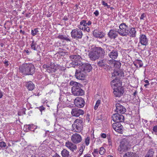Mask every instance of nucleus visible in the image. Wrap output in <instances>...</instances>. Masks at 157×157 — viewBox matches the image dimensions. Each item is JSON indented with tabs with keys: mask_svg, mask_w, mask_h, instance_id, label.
I'll use <instances>...</instances> for the list:
<instances>
[{
	"mask_svg": "<svg viewBox=\"0 0 157 157\" xmlns=\"http://www.w3.org/2000/svg\"><path fill=\"white\" fill-rule=\"evenodd\" d=\"M128 144V142L127 140L123 139L121 142L118 149L119 153L122 154L126 152L129 148Z\"/></svg>",
	"mask_w": 157,
	"mask_h": 157,
	"instance_id": "8",
	"label": "nucleus"
},
{
	"mask_svg": "<svg viewBox=\"0 0 157 157\" xmlns=\"http://www.w3.org/2000/svg\"><path fill=\"white\" fill-rule=\"evenodd\" d=\"M140 42L142 45L146 46L148 44V40L145 35L142 34L140 35Z\"/></svg>",
	"mask_w": 157,
	"mask_h": 157,
	"instance_id": "21",
	"label": "nucleus"
},
{
	"mask_svg": "<svg viewBox=\"0 0 157 157\" xmlns=\"http://www.w3.org/2000/svg\"><path fill=\"white\" fill-rule=\"evenodd\" d=\"M26 86L29 90H33L34 88V85L33 83L31 81L26 82Z\"/></svg>",
	"mask_w": 157,
	"mask_h": 157,
	"instance_id": "25",
	"label": "nucleus"
},
{
	"mask_svg": "<svg viewBox=\"0 0 157 157\" xmlns=\"http://www.w3.org/2000/svg\"><path fill=\"white\" fill-rule=\"evenodd\" d=\"M85 148V146L83 144H82L81 145L80 148L81 149L83 150H84Z\"/></svg>",
	"mask_w": 157,
	"mask_h": 157,
	"instance_id": "44",
	"label": "nucleus"
},
{
	"mask_svg": "<svg viewBox=\"0 0 157 157\" xmlns=\"http://www.w3.org/2000/svg\"><path fill=\"white\" fill-rule=\"evenodd\" d=\"M44 121H45V122H47L48 121L46 120V119H44Z\"/></svg>",
	"mask_w": 157,
	"mask_h": 157,
	"instance_id": "63",
	"label": "nucleus"
},
{
	"mask_svg": "<svg viewBox=\"0 0 157 157\" xmlns=\"http://www.w3.org/2000/svg\"><path fill=\"white\" fill-rule=\"evenodd\" d=\"M81 30L78 28L72 30L71 33V37L77 40L82 38L83 34Z\"/></svg>",
	"mask_w": 157,
	"mask_h": 157,
	"instance_id": "10",
	"label": "nucleus"
},
{
	"mask_svg": "<svg viewBox=\"0 0 157 157\" xmlns=\"http://www.w3.org/2000/svg\"><path fill=\"white\" fill-rule=\"evenodd\" d=\"M109 48H112L110 46H108V48L107 49V52L108 51V52H110V50L109 49Z\"/></svg>",
	"mask_w": 157,
	"mask_h": 157,
	"instance_id": "53",
	"label": "nucleus"
},
{
	"mask_svg": "<svg viewBox=\"0 0 157 157\" xmlns=\"http://www.w3.org/2000/svg\"><path fill=\"white\" fill-rule=\"evenodd\" d=\"M74 104L77 107L81 108L84 106L85 102L83 98L80 97H78L75 100Z\"/></svg>",
	"mask_w": 157,
	"mask_h": 157,
	"instance_id": "12",
	"label": "nucleus"
},
{
	"mask_svg": "<svg viewBox=\"0 0 157 157\" xmlns=\"http://www.w3.org/2000/svg\"><path fill=\"white\" fill-rule=\"evenodd\" d=\"M97 64L98 66L101 67H107L106 59H104L100 60L98 62Z\"/></svg>",
	"mask_w": 157,
	"mask_h": 157,
	"instance_id": "26",
	"label": "nucleus"
},
{
	"mask_svg": "<svg viewBox=\"0 0 157 157\" xmlns=\"http://www.w3.org/2000/svg\"><path fill=\"white\" fill-rule=\"evenodd\" d=\"M57 38L61 40H64L67 41H71L70 39L66 36L63 35H59L57 36Z\"/></svg>",
	"mask_w": 157,
	"mask_h": 157,
	"instance_id": "31",
	"label": "nucleus"
},
{
	"mask_svg": "<svg viewBox=\"0 0 157 157\" xmlns=\"http://www.w3.org/2000/svg\"><path fill=\"white\" fill-rule=\"evenodd\" d=\"M83 157H91V155L90 154H87L85 155Z\"/></svg>",
	"mask_w": 157,
	"mask_h": 157,
	"instance_id": "51",
	"label": "nucleus"
},
{
	"mask_svg": "<svg viewBox=\"0 0 157 157\" xmlns=\"http://www.w3.org/2000/svg\"><path fill=\"white\" fill-rule=\"evenodd\" d=\"M115 63H114V67L117 68H119L121 66V63L119 62H117L116 61H115Z\"/></svg>",
	"mask_w": 157,
	"mask_h": 157,
	"instance_id": "34",
	"label": "nucleus"
},
{
	"mask_svg": "<svg viewBox=\"0 0 157 157\" xmlns=\"http://www.w3.org/2000/svg\"><path fill=\"white\" fill-rule=\"evenodd\" d=\"M111 85L114 90L113 93L116 97H120L123 95L124 90L121 82L113 79L111 81Z\"/></svg>",
	"mask_w": 157,
	"mask_h": 157,
	"instance_id": "2",
	"label": "nucleus"
},
{
	"mask_svg": "<svg viewBox=\"0 0 157 157\" xmlns=\"http://www.w3.org/2000/svg\"><path fill=\"white\" fill-rule=\"evenodd\" d=\"M136 92H134V93H133V95L134 96H135L136 95Z\"/></svg>",
	"mask_w": 157,
	"mask_h": 157,
	"instance_id": "58",
	"label": "nucleus"
},
{
	"mask_svg": "<svg viewBox=\"0 0 157 157\" xmlns=\"http://www.w3.org/2000/svg\"><path fill=\"white\" fill-rule=\"evenodd\" d=\"M65 146L73 152L77 149V148L76 145L71 141H68L66 142L65 143Z\"/></svg>",
	"mask_w": 157,
	"mask_h": 157,
	"instance_id": "19",
	"label": "nucleus"
},
{
	"mask_svg": "<svg viewBox=\"0 0 157 157\" xmlns=\"http://www.w3.org/2000/svg\"><path fill=\"white\" fill-rule=\"evenodd\" d=\"M105 150L103 147H101L99 151V153L101 155L103 154L104 153Z\"/></svg>",
	"mask_w": 157,
	"mask_h": 157,
	"instance_id": "39",
	"label": "nucleus"
},
{
	"mask_svg": "<svg viewBox=\"0 0 157 157\" xmlns=\"http://www.w3.org/2000/svg\"><path fill=\"white\" fill-rule=\"evenodd\" d=\"M40 111L41 112V113L42 114V111L45 109V108L43 106L40 107L39 108Z\"/></svg>",
	"mask_w": 157,
	"mask_h": 157,
	"instance_id": "48",
	"label": "nucleus"
},
{
	"mask_svg": "<svg viewBox=\"0 0 157 157\" xmlns=\"http://www.w3.org/2000/svg\"><path fill=\"white\" fill-rule=\"evenodd\" d=\"M86 22V21L82 20L80 22V25H78V27L80 29L89 32L90 31V29L87 26Z\"/></svg>",
	"mask_w": 157,
	"mask_h": 157,
	"instance_id": "16",
	"label": "nucleus"
},
{
	"mask_svg": "<svg viewBox=\"0 0 157 157\" xmlns=\"http://www.w3.org/2000/svg\"><path fill=\"white\" fill-rule=\"evenodd\" d=\"M154 152L153 150L150 149L145 157H153Z\"/></svg>",
	"mask_w": 157,
	"mask_h": 157,
	"instance_id": "32",
	"label": "nucleus"
},
{
	"mask_svg": "<svg viewBox=\"0 0 157 157\" xmlns=\"http://www.w3.org/2000/svg\"><path fill=\"white\" fill-rule=\"evenodd\" d=\"M118 29L117 32L119 35L122 36H126L129 34V29L125 23H122L121 24Z\"/></svg>",
	"mask_w": 157,
	"mask_h": 157,
	"instance_id": "6",
	"label": "nucleus"
},
{
	"mask_svg": "<svg viewBox=\"0 0 157 157\" xmlns=\"http://www.w3.org/2000/svg\"><path fill=\"white\" fill-rule=\"evenodd\" d=\"M87 25H90L91 24V22L90 21H89L88 22V23H86Z\"/></svg>",
	"mask_w": 157,
	"mask_h": 157,
	"instance_id": "54",
	"label": "nucleus"
},
{
	"mask_svg": "<svg viewBox=\"0 0 157 157\" xmlns=\"http://www.w3.org/2000/svg\"><path fill=\"white\" fill-rule=\"evenodd\" d=\"M124 73L121 71L115 70L112 73V78L114 79H117L119 82H121L119 79H120L121 77H124Z\"/></svg>",
	"mask_w": 157,
	"mask_h": 157,
	"instance_id": "11",
	"label": "nucleus"
},
{
	"mask_svg": "<svg viewBox=\"0 0 157 157\" xmlns=\"http://www.w3.org/2000/svg\"><path fill=\"white\" fill-rule=\"evenodd\" d=\"M101 137L103 138H105L106 137V135L105 133H102L101 135Z\"/></svg>",
	"mask_w": 157,
	"mask_h": 157,
	"instance_id": "43",
	"label": "nucleus"
},
{
	"mask_svg": "<svg viewBox=\"0 0 157 157\" xmlns=\"http://www.w3.org/2000/svg\"><path fill=\"white\" fill-rule=\"evenodd\" d=\"M70 85L72 86L71 92L74 95L82 96L84 94V91L81 88V84L79 83L71 81L70 83Z\"/></svg>",
	"mask_w": 157,
	"mask_h": 157,
	"instance_id": "4",
	"label": "nucleus"
},
{
	"mask_svg": "<svg viewBox=\"0 0 157 157\" xmlns=\"http://www.w3.org/2000/svg\"><path fill=\"white\" fill-rule=\"evenodd\" d=\"M117 32L115 30L111 29L108 33V36L111 39H115L117 36Z\"/></svg>",
	"mask_w": 157,
	"mask_h": 157,
	"instance_id": "24",
	"label": "nucleus"
},
{
	"mask_svg": "<svg viewBox=\"0 0 157 157\" xmlns=\"http://www.w3.org/2000/svg\"><path fill=\"white\" fill-rule=\"evenodd\" d=\"M36 43L35 42L34 40H33L32 41V43L31 44V47L32 49H33L34 50H36Z\"/></svg>",
	"mask_w": 157,
	"mask_h": 157,
	"instance_id": "33",
	"label": "nucleus"
},
{
	"mask_svg": "<svg viewBox=\"0 0 157 157\" xmlns=\"http://www.w3.org/2000/svg\"><path fill=\"white\" fill-rule=\"evenodd\" d=\"M24 114H25V112H24Z\"/></svg>",
	"mask_w": 157,
	"mask_h": 157,
	"instance_id": "64",
	"label": "nucleus"
},
{
	"mask_svg": "<svg viewBox=\"0 0 157 157\" xmlns=\"http://www.w3.org/2000/svg\"><path fill=\"white\" fill-rule=\"evenodd\" d=\"M52 157H60L57 153H56Z\"/></svg>",
	"mask_w": 157,
	"mask_h": 157,
	"instance_id": "50",
	"label": "nucleus"
},
{
	"mask_svg": "<svg viewBox=\"0 0 157 157\" xmlns=\"http://www.w3.org/2000/svg\"><path fill=\"white\" fill-rule=\"evenodd\" d=\"M29 127H28V128L29 130H31L32 128L33 127V124H29L28 125Z\"/></svg>",
	"mask_w": 157,
	"mask_h": 157,
	"instance_id": "46",
	"label": "nucleus"
},
{
	"mask_svg": "<svg viewBox=\"0 0 157 157\" xmlns=\"http://www.w3.org/2000/svg\"><path fill=\"white\" fill-rule=\"evenodd\" d=\"M136 31L134 28H132L129 31V33L130 34V36L132 37H135L136 36Z\"/></svg>",
	"mask_w": 157,
	"mask_h": 157,
	"instance_id": "30",
	"label": "nucleus"
},
{
	"mask_svg": "<svg viewBox=\"0 0 157 157\" xmlns=\"http://www.w3.org/2000/svg\"><path fill=\"white\" fill-rule=\"evenodd\" d=\"M71 141L75 144H78L82 140L81 136L77 133L73 134L71 136Z\"/></svg>",
	"mask_w": 157,
	"mask_h": 157,
	"instance_id": "13",
	"label": "nucleus"
},
{
	"mask_svg": "<svg viewBox=\"0 0 157 157\" xmlns=\"http://www.w3.org/2000/svg\"><path fill=\"white\" fill-rule=\"evenodd\" d=\"M61 154L62 157H71L69 151L66 149H63L61 151Z\"/></svg>",
	"mask_w": 157,
	"mask_h": 157,
	"instance_id": "27",
	"label": "nucleus"
},
{
	"mask_svg": "<svg viewBox=\"0 0 157 157\" xmlns=\"http://www.w3.org/2000/svg\"><path fill=\"white\" fill-rule=\"evenodd\" d=\"M124 157H139L136 153L129 152L126 153L124 155Z\"/></svg>",
	"mask_w": 157,
	"mask_h": 157,
	"instance_id": "29",
	"label": "nucleus"
},
{
	"mask_svg": "<svg viewBox=\"0 0 157 157\" xmlns=\"http://www.w3.org/2000/svg\"><path fill=\"white\" fill-rule=\"evenodd\" d=\"M43 67L46 69L48 72L52 73L55 72L59 69V66L51 62L50 63L44 65Z\"/></svg>",
	"mask_w": 157,
	"mask_h": 157,
	"instance_id": "9",
	"label": "nucleus"
},
{
	"mask_svg": "<svg viewBox=\"0 0 157 157\" xmlns=\"http://www.w3.org/2000/svg\"><path fill=\"white\" fill-rule=\"evenodd\" d=\"M90 138L89 137H87L85 139V142L86 146H88L89 144Z\"/></svg>",
	"mask_w": 157,
	"mask_h": 157,
	"instance_id": "37",
	"label": "nucleus"
},
{
	"mask_svg": "<svg viewBox=\"0 0 157 157\" xmlns=\"http://www.w3.org/2000/svg\"><path fill=\"white\" fill-rule=\"evenodd\" d=\"M98 151L97 149H94V151L93 152V154L94 153L98 154Z\"/></svg>",
	"mask_w": 157,
	"mask_h": 157,
	"instance_id": "49",
	"label": "nucleus"
},
{
	"mask_svg": "<svg viewBox=\"0 0 157 157\" xmlns=\"http://www.w3.org/2000/svg\"><path fill=\"white\" fill-rule=\"evenodd\" d=\"M93 35L94 37L100 38H103L105 35L104 33L96 30H94L93 31Z\"/></svg>",
	"mask_w": 157,
	"mask_h": 157,
	"instance_id": "23",
	"label": "nucleus"
},
{
	"mask_svg": "<svg viewBox=\"0 0 157 157\" xmlns=\"http://www.w3.org/2000/svg\"><path fill=\"white\" fill-rule=\"evenodd\" d=\"M94 13L95 14L96 16H98L99 14V12L97 10H96L95 12H94Z\"/></svg>",
	"mask_w": 157,
	"mask_h": 157,
	"instance_id": "42",
	"label": "nucleus"
},
{
	"mask_svg": "<svg viewBox=\"0 0 157 157\" xmlns=\"http://www.w3.org/2000/svg\"><path fill=\"white\" fill-rule=\"evenodd\" d=\"M100 103L101 101L100 100H98L97 101L94 107V109L95 110H96L98 109L99 105L100 104Z\"/></svg>",
	"mask_w": 157,
	"mask_h": 157,
	"instance_id": "36",
	"label": "nucleus"
},
{
	"mask_svg": "<svg viewBox=\"0 0 157 157\" xmlns=\"http://www.w3.org/2000/svg\"><path fill=\"white\" fill-rule=\"evenodd\" d=\"M38 29L35 28L34 29V30H32L31 31V34L33 36H34L36 34V33L38 32Z\"/></svg>",
	"mask_w": 157,
	"mask_h": 157,
	"instance_id": "35",
	"label": "nucleus"
},
{
	"mask_svg": "<svg viewBox=\"0 0 157 157\" xmlns=\"http://www.w3.org/2000/svg\"><path fill=\"white\" fill-rule=\"evenodd\" d=\"M105 55V52L104 49L100 47H96L89 54L90 59L95 61L99 57L103 58Z\"/></svg>",
	"mask_w": 157,
	"mask_h": 157,
	"instance_id": "3",
	"label": "nucleus"
},
{
	"mask_svg": "<svg viewBox=\"0 0 157 157\" xmlns=\"http://www.w3.org/2000/svg\"><path fill=\"white\" fill-rule=\"evenodd\" d=\"M102 4L105 6H106L108 8H110V6L108 5L107 4L105 3L104 1L102 0L101 2Z\"/></svg>",
	"mask_w": 157,
	"mask_h": 157,
	"instance_id": "40",
	"label": "nucleus"
},
{
	"mask_svg": "<svg viewBox=\"0 0 157 157\" xmlns=\"http://www.w3.org/2000/svg\"><path fill=\"white\" fill-rule=\"evenodd\" d=\"M20 71L25 75H32L35 72V68L34 65L31 64L26 63L20 67Z\"/></svg>",
	"mask_w": 157,
	"mask_h": 157,
	"instance_id": "5",
	"label": "nucleus"
},
{
	"mask_svg": "<svg viewBox=\"0 0 157 157\" xmlns=\"http://www.w3.org/2000/svg\"><path fill=\"white\" fill-rule=\"evenodd\" d=\"M114 129L116 132L120 133H122L123 132V127L120 122L114 123L112 125Z\"/></svg>",
	"mask_w": 157,
	"mask_h": 157,
	"instance_id": "17",
	"label": "nucleus"
},
{
	"mask_svg": "<svg viewBox=\"0 0 157 157\" xmlns=\"http://www.w3.org/2000/svg\"><path fill=\"white\" fill-rule=\"evenodd\" d=\"M149 84H145L144 85V86L145 87H146L147 85H148Z\"/></svg>",
	"mask_w": 157,
	"mask_h": 157,
	"instance_id": "57",
	"label": "nucleus"
},
{
	"mask_svg": "<svg viewBox=\"0 0 157 157\" xmlns=\"http://www.w3.org/2000/svg\"><path fill=\"white\" fill-rule=\"evenodd\" d=\"M86 75V74L79 67V69L76 71L75 75L76 78L82 80L84 79Z\"/></svg>",
	"mask_w": 157,
	"mask_h": 157,
	"instance_id": "14",
	"label": "nucleus"
},
{
	"mask_svg": "<svg viewBox=\"0 0 157 157\" xmlns=\"http://www.w3.org/2000/svg\"><path fill=\"white\" fill-rule=\"evenodd\" d=\"M47 15L48 17H50V14Z\"/></svg>",
	"mask_w": 157,
	"mask_h": 157,
	"instance_id": "60",
	"label": "nucleus"
},
{
	"mask_svg": "<svg viewBox=\"0 0 157 157\" xmlns=\"http://www.w3.org/2000/svg\"><path fill=\"white\" fill-rule=\"evenodd\" d=\"M107 157H113L111 155H109Z\"/></svg>",
	"mask_w": 157,
	"mask_h": 157,
	"instance_id": "62",
	"label": "nucleus"
},
{
	"mask_svg": "<svg viewBox=\"0 0 157 157\" xmlns=\"http://www.w3.org/2000/svg\"><path fill=\"white\" fill-rule=\"evenodd\" d=\"M144 82L146 83L147 84H149V81L148 80H145L144 81Z\"/></svg>",
	"mask_w": 157,
	"mask_h": 157,
	"instance_id": "56",
	"label": "nucleus"
},
{
	"mask_svg": "<svg viewBox=\"0 0 157 157\" xmlns=\"http://www.w3.org/2000/svg\"><path fill=\"white\" fill-rule=\"evenodd\" d=\"M20 33H22L23 34L25 33V32H24V31H23L22 30H20Z\"/></svg>",
	"mask_w": 157,
	"mask_h": 157,
	"instance_id": "55",
	"label": "nucleus"
},
{
	"mask_svg": "<svg viewBox=\"0 0 157 157\" xmlns=\"http://www.w3.org/2000/svg\"><path fill=\"white\" fill-rule=\"evenodd\" d=\"M118 55V51L116 49H114L112 50L108 54V56L113 59H116Z\"/></svg>",
	"mask_w": 157,
	"mask_h": 157,
	"instance_id": "22",
	"label": "nucleus"
},
{
	"mask_svg": "<svg viewBox=\"0 0 157 157\" xmlns=\"http://www.w3.org/2000/svg\"><path fill=\"white\" fill-rule=\"evenodd\" d=\"M29 51H28V50H27V51H26V53H29Z\"/></svg>",
	"mask_w": 157,
	"mask_h": 157,
	"instance_id": "61",
	"label": "nucleus"
},
{
	"mask_svg": "<svg viewBox=\"0 0 157 157\" xmlns=\"http://www.w3.org/2000/svg\"><path fill=\"white\" fill-rule=\"evenodd\" d=\"M4 63L6 64V66H8L9 65L8 61L5 60V62H4Z\"/></svg>",
	"mask_w": 157,
	"mask_h": 157,
	"instance_id": "52",
	"label": "nucleus"
},
{
	"mask_svg": "<svg viewBox=\"0 0 157 157\" xmlns=\"http://www.w3.org/2000/svg\"><path fill=\"white\" fill-rule=\"evenodd\" d=\"M84 111L81 109L78 108L72 109L71 114L72 116L75 117H78L80 115H83L84 114Z\"/></svg>",
	"mask_w": 157,
	"mask_h": 157,
	"instance_id": "18",
	"label": "nucleus"
},
{
	"mask_svg": "<svg viewBox=\"0 0 157 157\" xmlns=\"http://www.w3.org/2000/svg\"><path fill=\"white\" fill-rule=\"evenodd\" d=\"M110 8V9H111V10H113V9H114V8H113V7H110V8Z\"/></svg>",
	"mask_w": 157,
	"mask_h": 157,
	"instance_id": "59",
	"label": "nucleus"
},
{
	"mask_svg": "<svg viewBox=\"0 0 157 157\" xmlns=\"http://www.w3.org/2000/svg\"><path fill=\"white\" fill-rule=\"evenodd\" d=\"M83 125V121L80 119H76L72 125L73 130L77 132H80L82 129Z\"/></svg>",
	"mask_w": 157,
	"mask_h": 157,
	"instance_id": "7",
	"label": "nucleus"
},
{
	"mask_svg": "<svg viewBox=\"0 0 157 157\" xmlns=\"http://www.w3.org/2000/svg\"><path fill=\"white\" fill-rule=\"evenodd\" d=\"M134 65L137 68H138V65L139 67H142L143 66V63L141 60L140 59H136L133 62Z\"/></svg>",
	"mask_w": 157,
	"mask_h": 157,
	"instance_id": "28",
	"label": "nucleus"
},
{
	"mask_svg": "<svg viewBox=\"0 0 157 157\" xmlns=\"http://www.w3.org/2000/svg\"><path fill=\"white\" fill-rule=\"evenodd\" d=\"M115 106L116 107V111L117 113L123 114L126 112V108L120 103H116Z\"/></svg>",
	"mask_w": 157,
	"mask_h": 157,
	"instance_id": "20",
	"label": "nucleus"
},
{
	"mask_svg": "<svg viewBox=\"0 0 157 157\" xmlns=\"http://www.w3.org/2000/svg\"><path fill=\"white\" fill-rule=\"evenodd\" d=\"M112 117L113 121L116 122H123L124 120V117L122 115L118 113L113 114Z\"/></svg>",
	"mask_w": 157,
	"mask_h": 157,
	"instance_id": "15",
	"label": "nucleus"
},
{
	"mask_svg": "<svg viewBox=\"0 0 157 157\" xmlns=\"http://www.w3.org/2000/svg\"><path fill=\"white\" fill-rule=\"evenodd\" d=\"M83 150H84L79 148V153L80 155L82 154Z\"/></svg>",
	"mask_w": 157,
	"mask_h": 157,
	"instance_id": "47",
	"label": "nucleus"
},
{
	"mask_svg": "<svg viewBox=\"0 0 157 157\" xmlns=\"http://www.w3.org/2000/svg\"><path fill=\"white\" fill-rule=\"evenodd\" d=\"M69 57L72 61V63H71L72 67H75L76 66H79L80 69H81L86 74L90 72L92 69V67L90 63H82L79 60L81 58V56L79 55H71Z\"/></svg>",
	"mask_w": 157,
	"mask_h": 157,
	"instance_id": "1",
	"label": "nucleus"
},
{
	"mask_svg": "<svg viewBox=\"0 0 157 157\" xmlns=\"http://www.w3.org/2000/svg\"><path fill=\"white\" fill-rule=\"evenodd\" d=\"M145 17V15L144 13H142L141 14V17H140V19L144 20V18Z\"/></svg>",
	"mask_w": 157,
	"mask_h": 157,
	"instance_id": "45",
	"label": "nucleus"
},
{
	"mask_svg": "<svg viewBox=\"0 0 157 157\" xmlns=\"http://www.w3.org/2000/svg\"><path fill=\"white\" fill-rule=\"evenodd\" d=\"M6 143L3 141L0 142V147L1 148L2 147H5L6 146Z\"/></svg>",
	"mask_w": 157,
	"mask_h": 157,
	"instance_id": "38",
	"label": "nucleus"
},
{
	"mask_svg": "<svg viewBox=\"0 0 157 157\" xmlns=\"http://www.w3.org/2000/svg\"><path fill=\"white\" fill-rule=\"evenodd\" d=\"M153 131L155 133H157V125L154 126L152 129Z\"/></svg>",
	"mask_w": 157,
	"mask_h": 157,
	"instance_id": "41",
	"label": "nucleus"
}]
</instances>
